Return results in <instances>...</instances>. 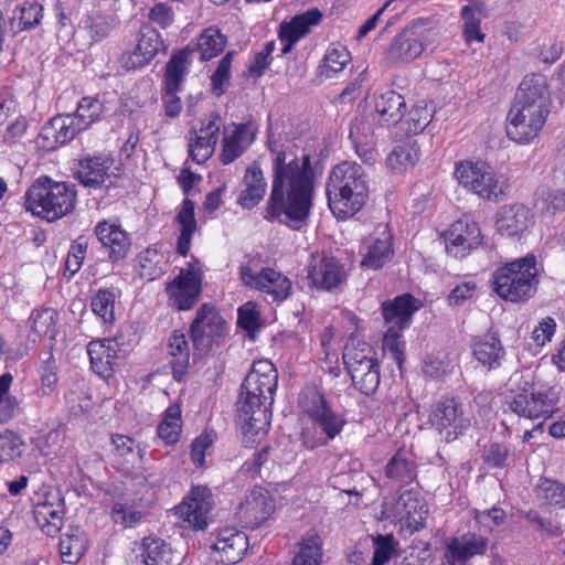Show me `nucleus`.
I'll list each match as a JSON object with an SVG mask.
<instances>
[{"label":"nucleus","instance_id":"1","mask_svg":"<svg viewBox=\"0 0 565 565\" xmlns=\"http://www.w3.org/2000/svg\"><path fill=\"white\" fill-rule=\"evenodd\" d=\"M273 162L271 192L265 207L267 221H279L299 230L310 214L315 190V171L310 156H298L289 142L268 140Z\"/></svg>","mask_w":565,"mask_h":565},{"label":"nucleus","instance_id":"2","mask_svg":"<svg viewBox=\"0 0 565 565\" xmlns=\"http://www.w3.org/2000/svg\"><path fill=\"white\" fill-rule=\"evenodd\" d=\"M277 384L278 372L275 365L269 360H259L253 363L241 385L236 420L247 446H252L256 437L264 436L270 426Z\"/></svg>","mask_w":565,"mask_h":565},{"label":"nucleus","instance_id":"3","mask_svg":"<svg viewBox=\"0 0 565 565\" xmlns=\"http://www.w3.org/2000/svg\"><path fill=\"white\" fill-rule=\"evenodd\" d=\"M551 105L546 77L542 74L526 75L520 83L508 113V138L521 145L534 140L546 122Z\"/></svg>","mask_w":565,"mask_h":565},{"label":"nucleus","instance_id":"4","mask_svg":"<svg viewBox=\"0 0 565 565\" xmlns=\"http://www.w3.org/2000/svg\"><path fill=\"white\" fill-rule=\"evenodd\" d=\"M535 375L530 370H518L507 382V403L519 417L543 422L553 416L561 401L555 386L535 383Z\"/></svg>","mask_w":565,"mask_h":565},{"label":"nucleus","instance_id":"5","mask_svg":"<svg viewBox=\"0 0 565 565\" xmlns=\"http://www.w3.org/2000/svg\"><path fill=\"white\" fill-rule=\"evenodd\" d=\"M326 193L331 212L338 218L356 214L369 199V179L362 168L353 161H342L329 173Z\"/></svg>","mask_w":565,"mask_h":565},{"label":"nucleus","instance_id":"6","mask_svg":"<svg viewBox=\"0 0 565 565\" xmlns=\"http://www.w3.org/2000/svg\"><path fill=\"white\" fill-rule=\"evenodd\" d=\"M76 192L73 184L40 178L25 193V207L49 222L71 213L75 207Z\"/></svg>","mask_w":565,"mask_h":565},{"label":"nucleus","instance_id":"7","mask_svg":"<svg viewBox=\"0 0 565 565\" xmlns=\"http://www.w3.org/2000/svg\"><path fill=\"white\" fill-rule=\"evenodd\" d=\"M536 277V258L534 255H526L494 270L493 291L507 301H524L535 294L539 282Z\"/></svg>","mask_w":565,"mask_h":565},{"label":"nucleus","instance_id":"8","mask_svg":"<svg viewBox=\"0 0 565 565\" xmlns=\"http://www.w3.org/2000/svg\"><path fill=\"white\" fill-rule=\"evenodd\" d=\"M342 359L354 387L364 395L373 394L380 385V364L371 345L351 340L344 347Z\"/></svg>","mask_w":565,"mask_h":565},{"label":"nucleus","instance_id":"9","mask_svg":"<svg viewBox=\"0 0 565 565\" xmlns=\"http://www.w3.org/2000/svg\"><path fill=\"white\" fill-rule=\"evenodd\" d=\"M455 177L461 186L489 201H498L508 189L507 180L482 161L459 162L455 169Z\"/></svg>","mask_w":565,"mask_h":565},{"label":"nucleus","instance_id":"10","mask_svg":"<svg viewBox=\"0 0 565 565\" xmlns=\"http://www.w3.org/2000/svg\"><path fill=\"white\" fill-rule=\"evenodd\" d=\"M226 331V321L218 310L210 303H203L190 324V335L194 348L193 363L207 354L216 339Z\"/></svg>","mask_w":565,"mask_h":565},{"label":"nucleus","instance_id":"11","mask_svg":"<svg viewBox=\"0 0 565 565\" xmlns=\"http://www.w3.org/2000/svg\"><path fill=\"white\" fill-rule=\"evenodd\" d=\"M238 277L243 286L264 292L277 302L287 299L292 288L290 279L281 273L270 267H264L257 271L250 260L241 263Z\"/></svg>","mask_w":565,"mask_h":565},{"label":"nucleus","instance_id":"12","mask_svg":"<svg viewBox=\"0 0 565 565\" xmlns=\"http://www.w3.org/2000/svg\"><path fill=\"white\" fill-rule=\"evenodd\" d=\"M429 422L447 443L457 439L471 425L463 405L455 397H445L437 402L430 412Z\"/></svg>","mask_w":565,"mask_h":565},{"label":"nucleus","instance_id":"13","mask_svg":"<svg viewBox=\"0 0 565 565\" xmlns=\"http://www.w3.org/2000/svg\"><path fill=\"white\" fill-rule=\"evenodd\" d=\"M482 238L479 224L469 216H463L447 231L446 250L456 258H463L482 244Z\"/></svg>","mask_w":565,"mask_h":565},{"label":"nucleus","instance_id":"14","mask_svg":"<svg viewBox=\"0 0 565 565\" xmlns=\"http://www.w3.org/2000/svg\"><path fill=\"white\" fill-rule=\"evenodd\" d=\"M81 131L84 130L71 114L58 115L42 127L36 145L44 151H54L73 140Z\"/></svg>","mask_w":565,"mask_h":565},{"label":"nucleus","instance_id":"15","mask_svg":"<svg viewBox=\"0 0 565 565\" xmlns=\"http://www.w3.org/2000/svg\"><path fill=\"white\" fill-rule=\"evenodd\" d=\"M274 502L266 490L254 488L239 503L236 518L242 526L256 529L262 525L274 512Z\"/></svg>","mask_w":565,"mask_h":565},{"label":"nucleus","instance_id":"16","mask_svg":"<svg viewBox=\"0 0 565 565\" xmlns=\"http://www.w3.org/2000/svg\"><path fill=\"white\" fill-rule=\"evenodd\" d=\"M212 507L211 490L206 486H196L192 488L190 495L174 508V511L193 529L203 530L207 525V514Z\"/></svg>","mask_w":565,"mask_h":565},{"label":"nucleus","instance_id":"17","mask_svg":"<svg viewBox=\"0 0 565 565\" xmlns=\"http://www.w3.org/2000/svg\"><path fill=\"white\" fill-rule=\"evenodd\" d=\"M113 164L114 159L107 154L82 156L74 163V178L86 188L100 189L110 178Z\"/></svg>","mask_w":565,"mask_h":565},{"label":"nucleus","instance_id":"18","mask_svg":"<svg viewBox=\"0 0 565 565\" xmlns=\"http://www.w3.org/2000/svg\"><path fill=\"white\" fill-rule=\"evenodd\" d=\"M248 547L246 534L233 527L222 529L216 541L211 545L212 558L223 565H234L238 563Z\"/></svg>","mask_w":565,"mask_h":565},{"label":"nucleus","instance_id":"19","mask_svg":"<svg viewBox=\"0 0 565 565\" xmlns=\"http://www.w3.org/2000/svg\"><path fill=\"white\" fill-rule=\"evenodd\" d=\"M94 233L102 246L107 249L111 263L118 264L127 257L131 239L119 224L103 220L96 224Z\"/></svg>","mask_w":565,"mask_h":565},{"label":"nucleus","instance_id":"20","mask_svg":"<svg viewBox=\"0 0 565 565\" xmlns=\"http://www.w3.org/2000/svg\"><path fill=\"white\" fill-rule=\"evenodd\" d=\"M307 278L311 287L331 291L347 280V270L335 257L323 256L310 266Z\"/></svg>","mask_w":565,"mask_h":565},{"label":"nucleus","instance_id":"21","mask_svg":"<svg viewBox=\"0 0 565 565\" xmlns=\"http://www.w3.org/2000/svg\"><path fill=\"white\" fill-rule=\"evenodd\" d=\"M489 541L476 533H466L454 537L447 544L446 558L449 565H467L475 556H482L488 551Z\"/></svg>","mask_w":565,"mask_h":565},{"label":"nucleus","instance_id":"22","mask_svg":"<svg viewBox=\"0 0 565 565\" xmlns=\"http://www.w3.org/2000/svg\"><path fill=\"white\" fill-rule=\"evenodd\" d=\"M321 19L322 13L318 9H311L295 15L288 22H281L278 33L282 43L281 54H288L299 39L309 32L310 26L317 25Z\"/></svg>","mask_w":565,"mask_h":565},{"label":"nucleus","instance_id":"23","mask_svg":"<svg viewBox=\"0 0 565 565\" xmlns=\"http://www.w3.org/2000/svg\"><path fill=\"white\" fill-rule=\"evenodd\" d=\"M257 128L253 122L237 124L231 135L222 141L221 161L230 164L241 157L256 138Z\"/></svg>","mask_w":565,"mask_h":565},{"label":"nucleus","instance_id":"24","mask_svg":"<svg viewBox=\"0 0 565 565\" xmlns=\"http://www.w3.org/2000/svg\"><path fill=\"white\" fill-rule=\"evenodd\" d=\"M64 512V499L56 494L52 500L46 498L34 507V519L46 535L54 536L63 526Z\"/></svg>","mask_w":565,"mask_h":565},{"label":"nucleus","instance_id":"25","mask_svg":"<svg viewBox=\"0 0 565 565\" xmlns=\"http://www.w3.org/2000/svg\"><path fill=\"white\" fill-rule=\"evenodd\" d=\"M87 353L92 370L104 379L109 377L118 360L117 343L109 339H96L88 343Z\"/></svg>","mask_w":565,"mask_h":565},{"label":"nucleus","instance_id":"26","mask_svg":"<svg viewBox=\"0 0 565 565\" xmlns=\"http://www.w3.org/2000/svg\"><path fill=\"white\" fill-rule=\"evenodd\" d=\"M417 300L411 294L395 297L382 303L384 320L390 327L405 329L413 315L418 310Z\"/></svg>","mask_w":565,"mask_h":565},{"label":"nucleus","instance_id":"27","mask_svg":"<svg viewBox=\"0 0 565 565\" xmlns=\"http://www.w3.org/2000/svg\"><path fill=\"white\" fill-rule=\"evenodd\" d=\"M375 111L381 126L392 127L402 121L405 116L406 102L403 95L395 90H386L375 97Z\"/></svg>","mask_w":565,"mask_h":565},{"label":"nucleus","instance_id":"28","mask_svg":"<svg viewBox=\"0 0 565 565\" xmlns=\"http://www.w3.org/2000/svg\"><path fill=\"white\" fill-rule=\"evenodd\" d=\"M167 349L173 379L178 382L184 381L191 366L190 347L185 334L174 330L169 337Z\"/></svg>","mask_w":565,"mask_h":565},{"label":"nucleus","instance_id":"29","mask_svg":"<svg viewBox=\"0 0 565 565\" xmlns=\"http://www.w3.org/2000/svg\"><path fill=\"white\" fill-rule=\"evenodd\" d=\"M530 221L529 209L516 203L499 210L495 225L500 234L511 237L523 233L529 227Z\"/></svg>","mask_w":565,"mask_h":565},{"label":"nucleus","instance_id":"30","mask_svg":"<svg viewBox=\"0 0 565 565\" xmlns=\"http://www.w3.org/2000/svg\"><path fill=\"white\" fill-rule=\"evenodd\" d=\"M385 477L398 487H406L417 478V466L412 454L398 450L385 466Z\"/></svg>","mask_w":565,"mask_h":565},{"label":"nucleus","instance_id":"31","mask_svg":"<svg viewBox=\"0 0 565 565\" xmlns=\"http://www.w3.org/2000/svg\"><path fill=\"white\" fill-rule=\"evenodd\" d=\"M460 10L462 20V36L466 43L483 42L486 34L481 31V21L487 18L486 3L482 0H468Z\"/></svg>","mask_w":565,"mask_h":565},{"label":"nucleus","instance_id":"32","mask_svg":"<svg viewBox=\"0 0 565 565\" xmlns=\"http://www.w3.org/2000/svg\"><path fill=\"white\" fill-rule=\"evenodd\" d=\"M162 46L159 32L151 25L145 24L140 28L137 45L131 53L129 61L132 67H142L148 64Z\"/></svg>","mask_w":565,"mask_h":565},{"label":"nucleus","instance_id":"33","mask_svg":"<svg viewBox=\"0 0 565 565\" xmlns=\"http://www.w3.org/2000/svg\"><path fill=\"white\" fill-rule=\"evenodd\" d=\"M171 306L178 310H189L198 301L201 287L196 278H174L167 287Z\"/></svg>","mask_w":565,"mask_h":565},{"label":"nucleus","instance_id":"34","mask_svg":"<svg viewBox=\"0 0 565 565\" xmlns=\"http://www.w3.org/2000/svg\"><path fill=\"white\" fill-rule=\"evenodd\" d=\"M172 551L161 539L145 537L131 565H170Z\"/></svg>","mask_w":565,"mask_h":565},{"label":"nucleus","instance_id":"35","mask_svg":"<svg viewBox=\"0 0 565 565\" xmlns=\"http://www.w3.org/2000/svg\"><path fill=\"white\" fill-rule=\"evenodd\" d=\"M244 183L245 189L238 196V203L244 209H253L264 198L267 186L263 171L257 163L246 169Z\"/></svg>","mask_w":565,"mask_h":565},{"label":"nucleus","instance_id":"36","mask_svg":"<svg viewBox=\"0 0 565 565\" xmlns=\"http://www.w3.org/2000/svg\"><path fill=\"white\" fill-rule=\"evenodd\" d=\"M423 51L424 45L416 36L403 32L392 41L386 55L392 62L406 63L417 58Z\"/></svg>","mask_w":565,"mask_h":565},{"label":"nucleus","instance_id":"37","mask_svg":"<svg viewBox=\"0 0 565 565\" xmlns=\"http://www.w3.org/2000/svg\"><path fill=\"white\" fill-rule=\"evenodd\" d=\"M195 52V47L186 45L184 49L172 55L166 65L164 89L179 90L184 76L188 73L190 56Z\"/></svg>","mask_w":565,"mask_h":565},{"label":"nucleus","instance_id":"38","mask_svg":"<svg viewBox=\"0 0 565 565\" xmlns=\"http://www.w3.org/2000/svg\"><path fill=\"white\" fill-rule=\"evenodd\" d=\"M175 220L181 227L180 235L178 237L177 252L181 256H186L190 250L192 236L198 227L194 215V203L190 199L183 200Z\"/></svg>","mask_w":565,"mask_h":565},{"label":"nucleus","instance_id":"39","mask_svg":"<svg viewBox=\"0 0 565 565\" xmlns=\"http://www.w3.org/2000/svg\"><path fill=\"white\" fill-rule=\"evenodd\" d=\"M420 158V149L416 140L407 139L397 145L387 157V166L395 173L413 168Z\"/></svg>","mask_w":565,"mask_h":565},{"label":"nucleus","instance_id":"40","mask_svg":"<svg viewBox=\"0 0 565 565\" xmlns=\"http://www.w3.org/2000/svg\"><path fill=\"white\" fill-rule=\"evenodd\" d=\"M391 241V234L384 231L382 237L375 238L367 247V252L361 260V266L376 270L387 264L394 254Z\"/></svg>","mask_w":565,"mask_h":565},{"label":"nucleus","instance_id":"41","mask_svg":"<svg viewBox=\"0 0 565 565\" xmlns=\"http://www.w3.org/2000/svg\"><path fill=\"white\" fill-rule=\"evenodd\" d=\"M189 45L195 47V52H200L202 61H210L224 51L226 36L218 29L210 26L201 33L196 44L190 43Z\"/></svg>","mask_w":565,"mask_h":565},{"label":"nucleus","instance_id":"42","mask_svg":"<svg viewBox=\"0 0 565 565\" xmlns=\"http://www.w3.org/2000/svg\"><path fill=\"white\" fill-rule=\"evenodd\" d=\"M504 354L501 341L495 337H489L473 345L475 358L489 370L498 367Z\"/></svg>","mask_w":565,"mask_h":565},{"label":"nucleus","instance_id":"43","mask_svg":"<svg viewBox=\"0 0 565 565\" xmlns=\"http://www.w3.org/2000/svg\"><path fill=\"white\" fill-rule=\"evenodd\" d=\"M433 111L427 105L417 104L409 110H405V116L399 121L401 129L407 135H417L422 132L430 122Z\"/></svg>","mask_w":565,"mask_h":565},{"label":"nucleus","instance_id":"44","mask_svg":"<svg viewBox=\"0 0 565 565\" xmlns=\"http://www.w3.org/2000/svg\"><path fill=\"white\" fill-rule=\"evenodd\" d=\"M158 436L167 444L173 445L181 433V409L179 405H170L157 429Z\"/></svg>","mask_w":565,"mask_h":565},{"label":"nucleus","instance_id":"45","mask_svg":"<svg viewBox=\"0 0 565 565\" xmlns=\"http://www.w3.org/2000/svg\"><path fill=\"white\" fill-rule=\"evenodd\" d=\"M322 542L318 534H307L295 555L292 565H319L322 557Z\"/></svg>","mask_w":565,"mask_h":565},{"label":"nucleus","instance_id":"46","mask_svg":"<svg viewBox=\"0 0 565 565\" xmlns=\"http://www.w3.org/2000/svg\"><path fill=\"white\" fill-rule=\"evenodd\" d=\"M103 111L104 105L98 98L85 96L78 102L76 111L71 115L81 128L86 130L99 119Z\"/></svg>","mask_w":565,"mask_h":565},{"label":"nucleus","instance_id":"47","mask_svg":"<svg viewBox=\"0 0 565 565\" xmlns=\"http://www.w3.org/2000/svg\"><path fill=\"white\" fill-rule=\"evenodd\" d=\"M535 196L534 205L543 213L554 215L565 210V191L543 188L535 193Z\"/></svg>","mask_w":565,"mask_h":565},{"label":"nucleus","instance_id":"48","mask_svg":"<svg viewBox=\"0 0 565 565\" xmlns=\"http://www.w3.org/2000/svg\"><path fill=\"white\" fill-rule=\"evenodd\" d=\"M189 142V157L201 164L209 160L214 153L216 142L202 136H196V129H191L186 136Z\"/></svg>","mask_w":565,"mask_h":565},{"label":"nucleus","instance_id":"49","mask_svg":"<svg viewBox=\"0 0 565 565\" xmlns=\"http://www.w3.org/2000/svg\"><path fill=\"white\" fill-rule=\"evenodd\" d=\"M536 495L543 503L565 508V484L544 479L536 488Z\"/></svg>","mask_w":565,"mask_h":565},{"label":"nucleus","instance_id":"50","mask_svg":"<svg viewBox=\"0 0 565 565\" xmlns=\"http://www.w3.org/2000/svg\"><path fill=\"white\" fill-rule=\"evenodd\" d=\"M32 329L39 335H50L51 339L56 337L57 312L53 308H44L34 310L31 315Z\"/></svg>","mask_w":565,"mask_h":565},{"label":"nucleus","instance_id":"51","mask_svg":"<svg viewBox=\"0 0 565 565\" xmlns=\"http://www.w3.org/2000/svg\"><path fill=\"white\" fill-rule=\"evenodd\" d=\"M93 312L99 317L103 322L114 321L115 294L109 289H99L90 301Z\"/></svg>","mask_w":565,"mask_h":565},{"label":"nucleus","instance_id":"52","mask_svg":"<svg viewBox=\"0 0 565 565\" xmlns=\"http://www.w3.org/2000/svg\"><path fill=\"white\" fill-rule=\"evenodd\" d=\"M25 449V443L12 430L0 433V460L9 461L20 458Z\"/></svg>","mask_w":565,"mask_h":565},{"label":"nucleus","instance_id":"53","mask_svg":"<svg viewBox=\"0 0 565 565\" xmlns=\"http://www.w3.org/2000/svg\"><path fill=\"white\" fill-rule=\"evenodd\" d=\"M300 405L313 422L330 408L324 395L316 388L307 390L301 394Z\"/></svg>","mask_w":565,"mask_h":565},{"label":"nucleus","instance_id":"54","mask_svg":"<svg viewBox=\"0 0 565 565\" xmlns=\"http://www.w3.org/2000/svg\"><path fill=\"white\" fill-rule=\"evenodd\" d=\"M83 28L94 42H98L109 34L111 30V22L108 17L100 13H94L84 19Z\"/></svg>","mask_w":565,"mask_h":565},{"label":"nucleus","instance_id":"55","mask_svg":"<svg viewBox=\"0 0 565 565\" xmlns=\"http://www.w3.org/2000/svg\"><path fill=\"white\" fill-rule=\"evenodd\" d=\"M87 247L88 239L85 236H79L72 242L65 260V270L68 271L71 276L81 269Z\"/></svg>","mask_w":565,"mask_h":565},{"label":"nucleus","instance_id":"56","mask_svg":"<svg viewBox=\"0 0 565 565\" xmlns=\"http://www.w3.org/2000/svg\"><path fill=\"white\" fill-rule=\"evenodd\" d=\"M374 553L373 559L386 564L397 550L398 542L392 534H379L373 539Z\"/></svg>","mask_w":565,"mask_h":565},{"label":"nucleus","instance_id":"57","mask_svg":"<svg viewBox=\"0 0 565 565\" xmlns=\"http://www.w3.org/2000/svg\"><path fill=\"white\" fill-rule=\"evenodd\" d=\"M419 508L422 505L418 493L413 490L403 491L395 503V512L401 519H413Z\"/></svg>","mask_w":565,"mask_h":565},{"label":"nucleus","instance_id":"58","mask_svg":"<svg viewBox=\"0 0 565 565\" xmlns=\"http://www.w3.org/2000/svg\"><path fill=\"white\" fill-rule=\"evenodd\" d=\"M350 60L351 54L344 46L329 49L323 58L327 76H330L329 72L335 74L342 71Z\"/></svg>","mask_w":565,"mask_h":565},{"label":"nucleus","instance_id":"59","mask_svg":"<svg viewBox=\"0 0 565 565\" xmlns=\"http://www.w3.org/2000/svg\"><path fill=\"white\" fill-rule=\"evenodd\" d=\"M232 58L233 52H227L211 76L212 90L218 96L224 93V85L230 81Z\"/></svg>","mask_w":565,"mask_h":565},{"label":"nucleus","instance_id":"60","mask_svg":"<svg viewBox=\"0 0 565 565\" xmlns=\"http://www.w3.org/2000/svg\"><path fill=\"white\" fill-rule=\"evenodd\" d=\"M404 329L388 327L383 339V348L393 354L394 360L401 366L404 361V343L401 333Z\"/></svg>","mask_w":565,"mask_h":565},{"label":"nucleus","instance_id":"61","mask_svg":"<svg viewBox=\"0 0 565 565\" xmlns=\"http://www.w3.org/2000/svg\"><path fill=\"white\" fill-rule=\"evenodd\" d=\"M143 518L141 511H137L122 503H115L111 509V519L115 523L124 525L125 527H131L139 523Z\"/></svg>","mask_w":565,"mask_h":565},{"label":"nucleus","instance_id":"62","mask_svg":"<svg viewBox=\"0 0 565 565\" xmlns=\"http://www.w3.org/2000/svg\"><path fill=\"white\" fill-rule=\"evenodd\" d=\"M60 552L63 562L73 564L77 562L83 554V542L74 535H65L60 541Z\"/></svg>","mask_w":565,"mask_h":565},{"label":"nucleus","instance_id":"63","mask_svg":"<svg viewBox=\"0 0 565 565\" xmlns=\"http://www.w3.org/2000/svg\"><path fill=\"white\" fill-rule=\"evenodd\" d=\"M509 459V449L505 445L492 443L484 447L483 461L491 468H502L507 466Z\"/></svg>","mask_w":565,"mask_h":565},{"label":"nucleus","instance_id":"64","mask_svg":"<svg viewBox=\"0 0 565 565\" xmlns=\"http://www.w3.org/2000/svg\"><path fill=\"white\" fill-rule=\"evenodd\" d=\"M322 431L330 438L333 439L342 429L344 422L329 408L321 417L315 420Z\"/></svg>","mask_w":565,"mask_h":565}]
</instances>
